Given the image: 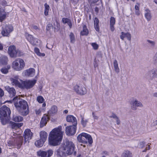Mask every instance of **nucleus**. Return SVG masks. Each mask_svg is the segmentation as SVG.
<instances>
[{
  "mask_svg": "<svg viewBox=\"0 0 157 157\" xmlns=\"http://www.w3.org/2000/svg\"><path fill=\"white\" fill-rule=\"evenodd\" d=\"M8 52L10 56L12 58H15L23 55V52L18 49H16L14 45L10 46L8 49Z\"/></svg>",
  "mask_w": 157,
  "mask_h": 157,
  "instance_id": "nucleus-6",
  "label": "nucleus"
},
{
  "mask_svg": "<svg viewBox=\"0 0 157 157\" xmlns=\"http://www.w3.org/2000/svg\"><path fill=\"white\" fill-rule=\"evenodd\" d=\"M94 22L95 29L98 32L99 31V27L98 25L99 20L96 17L95 18Z\"/></svg>",
  "mask_w": 157,
  "mask_h": 157,
  "instance_id": "nucleus-36",
  "label": "nucleus"
},
{
  "mask_svg": "<svg viewBox=\"0 0 157 157\" xmlns=\"http://www.w3.org/2000/svg\"><path fill=\"white\" fill-rule=\"evenodd\" d=\"M44 142V141L40 139L36 141L35 143V144L36 147H42L43 146Z\"/></svg>",
  "mask_w": 157,
  "mask_h": 157,
  "instance_id": "nucleus-34",
  "label": "nucleus"
},
{
  "mask_svg": "<svg viewBox=\"0 0 157 157\" xmlns=\"http://www.w3.org/2000/svg\"><path fill=\"white\" fill-rule=\"evenodd\" d=\"M26 36L28 40L33 45H36L38 44V39L33 38L32 35L28 34H26Z\"/></svg>",
  "mask_w": 157,
  "mask_h": 157,
  "instance_id": "nucleus-16",
  "label": "nucleus"
},
{
  "mask_svg": "<svg viewBox=\"0 0 157 157\" xmlns=\"http://www.w3.org/2000/svg\"><path fill=\"white\" fill-rule=\"evenodd\" d=\"M150 145H147L146 146L145 149L143 151L145 152V151H146L147 150H149L150 149Z\"/></svg>",
  "mask_w": 157,
  "mask_h": 157,
  "instance_id": "nucleus-53",
  "label": "nucleus"
},
{
  "mask_svg": "<svg viewBox=\"0 0 157 157\" xmlns=\"http://www.w3.org/2000/svg\"><path fill=\"white\" fill-rule=\"evenodd\" d=\"M145 144V143L144 141H140L138 143L137 147L139 148H143L144 147Z\"/></svg>",
  "mask_w": 157,
  "mask_h": 157,
  "instance_id": "nucleus-47",
  "label": "nucleus"
},
{
  "mask_svg": "<svg viewBox=\"0 0 157 157\" xmlns=\"http://www.w3.org/2000/svg\"><path fill=\"white\" fill-rule=\"evenodd\" d=\"M10 80L12 85L20 88H22L23 81L19 79V76L16 75L13 78H10Z\"/></svg>",
  "mask_w": 157,
  "mask_h": 157,
  "instance_id": "nucleus-9",
  "label": "nucleus"
},
{
  "mask_svg": "<svg viewBox=\"0 0 157 157\" xmlns=\"http://www.w3.org/2000/svg\"><path fill=\"white\" fill-rule=\"evenodd\" d=\"M99 0H94V2L95 3L97 2Z\"/></svg>",
  "mask_w": 157,
  "mask_h": 157,
  "instance_id": "nucleus-63",
  "label": "nucleus"
},
{
  "mask_svg": "<svg viewBox=\"0 0 157 157\" xmlns=\"http://www.w3.org/2000/svg\"><path fill=\"white\" fill-rule=\"evenodd\" d=\"M77 129L76 125H73L68 126L65 128V132L68 136L74 135L76 133Z\"/></svg>",
  "mask_w": 157,
  "mask_h": 157,
  "instance_id": "nucleus-12",
  "label": "nucleus"
},
{
  "mask_svg": "<svg viewBox=\"0 0 157 157\" xmlns=\"http://www.w3.org/2000/svg\"><path fill=\"white\" fill-rule=\"evenodd\" d=\"M62 21L64 24H67L69 26L70 28L72 27V24L71 22V20L68 18H63L62 19Z\"/></svg>",
  "mask_w": 157,
  "mask_h": 157,
  "instance_id": "nucleus-31",
  "label": "nucleus"
},
{
  "mask_svg": "<svg viewBox=\"0 0 157 157\" xmlns=\"http://www.w3.org/2000/svg\"><path fill=\"white\" fill-rule=\"evenodd\" d=\"M89 33V31L86 26L84 25L83 27L82 30L81 31L80 34L82 36H86Z\"/></svg>",
  "mask_w": 157,
  "mask_h": 157,
  "instance_id": "nucleus-32",
  "label": "nucleus"
},
{
  "mask_svg": "<svg viewBox=\"0 0 157 157\" xmlns=\"http://www.w3.org/2000/svg\"><path fill=\"white\" fill-rule=\"evenodd\" d=\"M115 18L111 17L110 19V25H114L115 24Z\"/></svg>",
  "mask_w": 157,
  "mask_h": 157,
  "instance_id": "nucleus-48",
  "label": "nucleus"
},
{
  "mask_svg": "<svg viewBox=\"0 0 157 157\" xmlns=\"http://www.w3.org/2000/svg\"><path fill=\"white\" fill-rule=\"evenodd\" d=\"M52 27V25H51V24H48V26H47V30H49V28L50 27Z\"/></svg>",
  "mask_w": 157,
  "mask_h": 157,
  "instance_id": "nucleus-59",
  "label": "nucleus"
},
{
  "mask_svg": "<svg viewBox=\"0 0 157 157\" xmlns=\"http://www.w3.org/2000/svg\"><path fill=\"white\" fill-rule=\"evenodd\" d=\"M64 132L61 125L52 129L48 135V144L56 146L60 144L62 140Z\"/></svg>",
  "mask_w": 157,
  "mask_h": 157,
  "instance_id": "nucleus-1",
  "label": "nucleus"
},
{
  "mask_svg": "<svg viewBox=\"0 0 157 157\" xmlns=\"http://www.w3.org/2000/svg\"><path fill=\"white\" fill-rule=\"evenodd\" d=\"M35 53L39 56H44L45 54L44 53H41L40 52V50L38 48H35L34 49Z\"/></svg>",
  "mask_w": 157,
  "mask_h": 157,
  "instance_id": "nucleus-39",
  "label": "nucleus"
},
{
  "mask_svg": "<svg viewBox=\"0 0 157 157\" xmlns=\"http://www.w3.org/2000/svg\"><path fill=\"white\" fill-rule=\"evenodd\" d=\"M69 37L70 39V42L72 43H74L75 42V37L74 34L71 33L69 35Z\"/></svg>",
  "mask_w": 157,
  "mask_h": 157,
  "instance_id": "nucleus-46",
  "label": "nucleus"
},
{
  "mask_svg": "<svg viewBox=\"0 0 157 157\" xmlns=\"http://www.w3.org/2000/svg\"><path fill=\"white\" fill-rule=\"evenodd\" d=\"M42 109L40 108L35 110L36 113L37 115H40L41 114Z\"/></svg>",
  "mask_w": 157,
  "mask_h": 157,
  "instance_id": "nucleus-49",
  "label": "nucleus"
},
{
  "mask_svg": "<svg viewBox=\"0 0 157 157\" xmlns=\"http://www.w3.org/2000/svg\"><path fill=\"white\" fill-rule=\"evenodd\" d=\"M131 153L128 150L124 151L121 155L122 157H131Z\"/></svg>",
  "mask_w": 157,
  "mask_h": 157,
  "instance_id": "nucleus-35",
  "label": "nucleus"
},
{
  "mask_svg": "<svg viewBox=\"0 0 157 157\" xmlns=\"http://www.w3.org/2000/svg\"><path fill=\"white\" fill-rule=\"evenodd\" d=\"M13 30V27L11 25H3L2 27L1 34L3 36H8Z\"/></svg>",
  "mask_w": 157,
  "mask_h": 157,
  "instance_id": "nucleus-7",
  "label": "nucleus"
},
{
  "mask_svg": "<svg viewBox=\"0 0 157 157\" xmlns=\"http://www.w3.org/2000/svg\"><path fill=\"white\" fill-rule=\"evenodd\" d=\"M120 37L122 40H124V38L126 37L128 40H130L131 39V35L128 33H124L122 32Z\"/></svg>",
  "mask_w": 157,
  "mask_h": 157,
  "instance_id": "nucleus-25",
  "label": "nucleus"
},
{
  "mask_svg": "<svg viewBox=\"0 0 157 157\" xmlns=\"http://www.w3.org/2000/svg\"><path fill=\"white\" fill-rule=\"evenodd\" d=\"M149 74L153 77L157 78V68L153 69L150 71Z\"/></svg>",
  "mask_w": 157,
  "mask_h": 157,
  "instance_id": "nucleus-33",
  "label": "nucleus"
},
{
  "mask_svg": "<svg viewBox=\"0 0 157 157\" xmlns=\"http://www.w3.org/2000/svg\"><path fill=\"white\" fill-rule=\"evenodd\" d=\"M36 82V80H35L23 81L22 88L27 89L31 88L35 84Z\"/></svg>",
  "mask_w": 157,
  "mask_h": 157,
  "instance_id": "nucleus-14",
  "label": "nucleus"
},
{
  "mask_svg": "<svg viewBox=\"0 0 157 157\" xmlns=\"http://www.w3.org/2000/svg\"><path fill=\"white\" fill-rule=\"evenodd\" d=\"M113 64L115 71L117 73H118L119 72V68L117 61L116 60L114 61Z\"/></svg>",
  "mask_w": 157,
  "mask_h": 157,
  "instance_id": "nucleus-38",
  "label": "nucleus"
},
{
  "mask_svg": "<svg viewBox=\"0 0 157 157\" xmlns=\"http://www.w3.org/2000/svg\"><path fill=\"white\" fill-rule=\"evenodd\" d=\"M88 122L87 119H85L84 117H82L81 120V124L83 127H85Z\"/></svg>",
  "mask_w": 157,
  "mask_h": 157,
  "instance_id": "nucleus-42",
  "label": "nucleus"
},
{
  "mask_svg": "<svg viewBox=\"0 0 157 157\" xmlns=\"http://www.w3.org/2000/svg\"><path fill=\"white\" fill-rule=\"evenodd\" d=\"M73 90L77 94L81 95H84L86 93V88L79 84L75 85L73 87Z\"/></svg>",
  "mask_w": 157,
  "mask_h": 157,
  "instance_id": "nucleus-8",
  "label": "nucleus"
},
{
  "mask_svg": "<svg viewBox=\"0 0 157 157\" xmlns=\"http://www.w3.org/2000/svg\"><path fill=\"white\" fill-rule=\"evenodd\" d=\"M25 66V63L24 61L21 58L16 59L12 64V68L17 71L21 70Z\"/></svg>",
  "mask_w": 157,
  "mask_h": 157,
  "instance_id": "nucleus-5",
  "label": "nucleus"
},
{
  "mask_svg": "<svg viewBox=\"0 0 157 157\" xmlns=\"http://www.w3.org/2000/svg\"><path fill=\"white\" fill-rule=\"evenodd\" d=\"M13 135L15 136H16L17 137H19V143L17 144V148L18 149L20 148L22 143L23 137L21 136L20 134L17 135L14 133H13Z\"/></svg>",
  "mask_w": 157,
  "mask_h": 157,
  "instance_id": "nucleus-28",
  "label": "nucleus"
},
{
  "mask_svg": "<svg viewBox=\"0 0 157 157\" xmlns=\"http://www.w3.org/2000/svg\"><path fill=\"white\" fill-rule=\"evenodd\" d=\"M66 120L68 122H71L73 124V125L77 126V121L76 118L72 115H68L66 117Z\"/></svg>",
  "mask_w": 157,
  "mask_h": 157,
  "instance_id": "nucleus-21",
  "label": "nucleus"
},
{
  "mask_svg": "<svg viewBox=\"0 0 157 157\" xmlns=\"http://www.w3.org/2000/svg\"><path fill=\"white\" fill-rule=\"evenodd\" d=\"M145 17L148 21H149L151 19V16L150 11L147 8L145 10Z\"/></svg>",
  "mask_w": 157,
  "mask_h": 157,
  "instance_id": "nucleus-26",
  "label": "nucleus"
},
{
  "mask_svg": "<svg viewBox=\"0 0 157 157\" xmlns=\"http://www.w3.org/2000/svg\"><path fill=\"white\" fill-rule=\"evenodd\" d=\"M24 138L25 143H29V140H31L33 136V133L30 129H26L24 131Z\"/></svg>",
  "mask_w": 157,
  "mask_h": 157,
  "instance_id": "nucleus-15",
  "label": "nucleus"
},
{
  "mask_svg": "<svg viewBox=\"0 0 157 157\" xmlns=\"http://www.w3.org/2000/svg\"><path fill=\"white\" fill-rule=\"evenodd\" d=\"M36 99L38 102L40 103H43L45 100L43 97L41 96H38Z\"/></svg>",
  "mask_w": 157,
  "mask_h": 157,
  "instance_id": "nucleus-44",
  "label": "nucleus"
},
{
  "mask_svg": "<svg viewBox=\"0 0 157 157\" xmlns=\"http://www.w3.org/2000/svg\"><path fill=\"white\" fill-rule=\"evenodd\" d=\"M12 128L15 130L19 129L23 125V123H16L13 122H11Z\"/></svg>",
  "mask_w": 157,
  "mask_h": 157,
  "instance_id": "nucleus-27",
  "label": "nucleus"
},
{
  "mask_svg": "<svg viewBox=\"0 0 157 157\" xmlns=\"http://www.w3.org/2000/svg\"><path fill=\"white\" fill-rule=\"evenodd\" d=\"M93 115L94 117V118L95 119L97 120L98 119V117L96 116L94 114V113H93Z\"/></svg>",
  "mask_w": 157,
  "mask_h": 157,
  "instance_id": "nucleus-57",
  "label": "nucleus"
},
{
  "mask_svg": "<svg viewBox=\"0 0 157 157\" xmlns=\"http://www.w3.org/2000/svg\"><path fill=\"white\" fill-rule=\"evenodd\" d=\"M8 144L9 146L12 145L13 144V142L12 141H9L8 142Z\"/></svg>",
  "mask_w": 157,
  "mask_h": 157,
  "instance_id": "nucleus-56",
  "label": "nucleus"
},
{
  "mask_svg": "<svg viewBox=\"0 0 157 157\" xmlns=\"http://www.w3.org/2000/svg\"><path fill=\"white\" fill-rule=\"evenodd\" d=\"M140 5L139 3H136L135 6L136 14L137 15H139L140 13L139 7Z\"/></svg>",
  "mask_w": 157,
  "mask_h": 157,
  "instance_id": "nucleus-40",
  "label": "nucleus"
},
{
  "mask_svg": "<svg viewBox=\"0 0 157 157\" xmlns=\"http://www.w3.org/2000/svg\"><path fill=\"white\" fill-rule=\"evenodd\" d=\"M130 104L131 109L134 110H136L138 107L141 108L143 107L142 103L136 99H133L130 102Z\"/></svg>",
  "mask_w": 157,
  "mask_h": 157,
  "instance_id": "nucleus-13",
  "label": "nucleus"
},
{
  "mask_svg": "<svg viewBox=\"0 0 157 157\" xmlns=\"http://www.w3.org/2000/svg\"><path fill=\"white\" fill-rule=\"evenodd\" d=\"M154 123L155 124H157V120L154 121Z\"/></svg>",
  "mask_w": 157,
  "mask_h": 157,
  "instance_id": "nucleus-62",
  "label": "nucleus"
},
{
  "mask_svg": "<svg viewBox=\"0 0 157 157\" xmlns=\"http://www.w3.org/2000/svg\"><path fill=\"white\" fill-rule=\"evenodd\" d=\"M3 49V44L0 43V50H2Z\"/></svg>",
  "mask_w": 157,
  "mask_h": 157,
  "instance_id": "nucleus-58",
  "label": "nucleus"
},
{
  "mask_svg": "<svg viewBox=\"0 0 157 157\" xmlns=\"http://www.w3.org/2000/svg\"><path fill=\"white\" fill-rule=\"evenodd\" d=\"M147 41L151 46H154L155 44V42L154 41L147 40Z\"/></svg>",
  "mask_w": 157,
  "mask_h": 157,
  "instance_id": "nucleus-50",
  "label": "nucleus"
},
{
  "mask_svg": "<svg viewBox=\"0 0 157 157\" xmlns=\"http://www.w3.org/2000/svg\"><path fill=\"white\" fill-rule=\"evenodd\" d=\"M45 10L44 13L46 15H48V11L50 8L49 6L48 5L47 3H45L44 4Z\"/></svg>",
  "mask_w": 157,
  "mask_h": 157,
  "instance_id": "nucleus-41",
  "label": "nucleus"
},
{
  "mask_svg": "<svg viewBox=\"0 0 157 157\" xmlns=\"http://www.w3.org/2000/svg\"><path fill=\"white\" fill-rule=\"evenodd\" d=\"M5 89L9 92L10 97H12L15 95L16 91L13 87H10L8 86H6L5 87Z\"/></svg>",
  "mask_w": 157,
  "mask_h": 157,
  "instance_id": "nucleus-20",
  "label": "nucleus"
},
{
  "mask_svg": "<svg viewBox=\"0 0 157 157\" xmlns=\"http://www.w3.org/2000/svg\"><path fill=\"white\" fill-rule=\"evenodd\" d=\"M58 111V108L56 106L52 105L49 110L48 112V115L49 116H53L56 114Z\"/></svg>",
  "mask_w": 157,
  "mask_h": 157,
  "instance_id": "nucleus-19",
  "label": "nucleus"
},
{
  "mask_svg": "<svg viewBox=\"0 0 157 157\" xmlns=\"http://www.w3.org/2000/svg\"><path fill=\"white\" fill-rule=\"evenodd\" d=\"M0 117H10L11 111L9 108L5 106H3L0 110Z\"/></svg>",
  "mask_w": 157,
  "mask_h": 157,
  "instance_id": "nucleus-11",
  "label": "nucleus"
},
{
  "mask_svg": "<svg viewBox=\"0 0 157 157\" xmlns=\"http://www.w3.org/2000/svg\"><path fill=\"white\" fill-rule=\"evenodd\" d=\"M90 44L92 47L93 49L94 50H97L99 48V45L96 43H92Z\"/></svg>",
  "mask_w": 157,
  "mask_h": 157,
  "instance_id": "nucleus-45",
  "label": "nucleus"
},
{
  "mask_svg": "<svg viewBox=\"0 0 157 157\" xmlns=\"http://www.w3.org/2000/svg\"><path fill=\"white\" fill-rule=\"evenodd\" d=\"M110 27L111 31L112 32L115 29L114 25H110Z\"/></svg>",
  "mask_w": 157,
  "mask_h": 157,
  "instance_id": "nucleus-54",
  "label": "nucleus"
},
{
  "mask_svg": "<svg viewBox=\"0 0 157 157\" xmlns=\"http://www.w3.org/2000/svg\"><path fill=\"white\" fill-rule=\"evenodd\" d=\"M49 119V117L48 115H44L42 117L40 122V126L42 128L46 125Z\"/></svg>",
  "mask_w": 157,
  "mask_h": 157,
  "instance_id": "nucleus-18",
  "label": "nucleus"
},
{
  "mask_svg": "<svg viewBox=\"0 0 157 157\" xmlns=\"http://www.w3.org/2000/svg\"><path fill=\"white\" fill-rule=\"evenodd\" d=\"M154 60L156 61H157V52L155 54V56L153 58Z\"/></svg>",
  "mask_w": 157,
  "mask_h": 157,
  "instance_id": "nucleus-55",
  "label": "nucleus"
},
{
  "mask_svg": "<svg viewBox=\"0 0 157 157\" xmlns=\"http://www.w3.org/2000/svg\"><path fill=\"white\" fill-rule=\"evenodd\" d=\"M48 133L45 131H42L40 132V139L45 142L46 141L48 137Z\"/></svg>",
  "mask_w": 157,
  "mask_h": 157,
  "instance_id": "nucleus-22",
  "label": "nucleus"
},
{
  "mask_svg": "<svg viewBox=\"0 0 157 157\" xmlns=\"http://www.w3.org/2000/svg\"><path fill=\"white\" fill-rule=\"evenodd\" d=\"M154 2L156 4H157V0L155 1Z\"/></svg>",
  "mask_w": 157,
  "mask_h": 157,
  "instance_id": "nucleus-64",
  "label": "nucleus"
},
{
  "mask_svg": "<svg viewBox=\"0 0 157 157\" xmlns=\"http://www.w3.org/2000/svg\"><path fill=\"white\" fill-rule=\"evenodd\" d=\"M53 151L51 149L47 151L40 150L37 152V155L40 157H51L53 155Z\"/></svg>",
  "mask_w": 157,
  "mask_h": 157,
  "instance_id": "nucleus-10",
  "label": "nucleus"
},
{
  "mask_svg": "<svg viewBox=\"0 0 157 157\" xmlns=\"http://www.w3.org/2000/svg\"><path fill=\"white\" fill-rule=\"evenodd\" d=\"M10 119V117H0V119L3 125L6 124Z\"/></svg>",
  "mask_w": 157,
  "mask_h": 157,
  "instance_id": "nucleus-37",
  "label": "nucleus"
},
{
  "mask_svg": "<svg viewBox=\"0 0 157 157\" xmlns=\"http://www.w3.org/2000/svg\"><path fill=\"white\" fill-rule=\"evenodd\" d=\"M46 106V104L45 102L42 105V106L43 107H45Z\"/></svg>",
  "mask_w": 157,
  "mask_h": 157,
  "instance_id": "nucleus-60",
  "label": "nucleus"
},
{
  "mask_svg": "<svg viewBox=\"0 0 157 157\" xmlns=\"http://www.w3.org/2000/svg\"><path fill=\"white\" fill-rule=\"evenodd\" d=\"M8 58L6 56H2L0 58V65L1 66L5 65L7 63Z\"/></svg>",
  "mask_w": 157,
  "mask_h": 157,
  "instance_id": "nucleus-29",
  "label": "nucleus"
},
{
  "mask_svg": "<svg viewBox=\"0 0 157 157\" xmlns=\"http://www.w3.org/2000/svg\"><path fill=\"white\" fill-rule=\"evenodd\" d=\"M14 103L15 107L22 115L26 116L28 114L29 106L26 101L23 99H19Z\"/></svg>",
  "mask_w": 157,
  "mask_h": 157,
  "instance_id": "nucleus-2",
  "label": "nucleus"
},
{
  "mask_svg": "<svg viewBox=\"0 0 157 157\" xmlns=\"http://www.w3.org/2000/svg\"><path fill=\"white\" fill-rule=\"evenodd\" d=\"M23 74L25 76L29 77H32L35 74V70L33 68H29L24 71Z\"/></svg>",
  "mask_w": 157,
  "mask_h": 157,
  "instance_id": "nucleus-17",
  "label": "nucleus"
},
{
  "mask_svg": "<svg viewBox=\"0 0 157 157\" xmlns=\"http://www.w3.org/2000/svg\"><path fill=\"white\" fill-rule=\"evenodd\" d=\"M63 146V150L65 151L67 155L72 154L75 148V145L73 142L69 141L64 142Z\"/></svg>",
  "mask_w": 157,
  "mask_h": 157,
  "instance_id": "nucleus-4",
  "label": "nucleus"
},
{
  "mask_svg": "<svg viewBox=\"0 0 157 157\" xmlns=\"http://www.w3.org/2000/svg\"><path fill=\"white\" fill-rule=\"evenodd\" d=\"M77 139L79 142L84 144H87V142L90 144L93 143L91 136L85 133L82 132L77 137Z\"/></svg>",
  "mask_w": 157,
  "mask_h": 157,
  "instance_id": "nucleus-3",
  "label": "nucleus"
},
{
  "mask_svg": "<svg viewBox=\"0 0 157 157\" xmlns=\"http://www.w3.org/2000/svg\"><path fill=\"white\" fill-rule=\"evenodd\" d=\"M4 93L3 90L0 88V97H2L4 95Z\"/></svg>",
  "mask_w": 157,
  "mask_h": 157,
  "instance_id": "nucleus-52",
  "label": "nucleus"
},
{
  "mask_svg": "<svg viewBox=\"0 0 157 157\" xmlns=\"http://www.w3.org/2000/svg\"><path fill=\"white\" fill-rule=\"evenodd\" d=\"M68 111L67 110H65L64 111V113H65L66 114H67L68 113Z\"/></svg>",
  "mask_w": 157,
  "mask_h": 157,
  "instance_id": "nucleus-61",
  "label": "nucleus"
},
{
  "mask_svg": "<svg viewBox=\"0 0 157 157\" xmlns=\"http://www.w3.org/2000/svg\"><path fill=\"white\" fill-rule=\"evenodd\" d=\"M114 118H115L117 124L118 125L119 124H120V121L119 118L116 116L114 117Z\"/></svg>",
  "mask_w": 157,
  "mask_h": 157,
  "instance_id": "nucleus-51",
  "label": "nucleus"
},
{
  "mask_svg": "<svg viewBox=\"0 0 157 157\" xmlns=\"http://www.w3.org/2000/svg\"><path fill=\"white\" fill-rule=\"evenodd\" d=\"M12 120L15 122H19L23 120V118L19 115H13Z\"/></svg>",
  "mask_w": 157,
  "mask_h": 157,
  "instance_id": "nucleus-30",
  "label": "nucleus"
},
{
  "mask_svg": "<svg viewBox=\"0 0 157 157\" xmlns=\"http://www.w3.org/2000/svg\"><path fill=\"white\" fill-rule=\"evenodd\" d=\"M57 155L60 157H63L66 156L67 154L65 152V151L63 150V147L59 148L57 151Z\"/></svg>",
  "mask_w": 157,
  "mask_h": 157,
  "instance_id": "nucleus-24",
  "label": "nucleus"
},
{
  "mask_svg": "<svg viewBox=\"0 0 157 157\" xmlns=\"http://www.w3.org/2000/svg\"><path fill=\"white\" fill-rule=\"evenodd\" d=\"M6 13L3 8H0V22H2L6 18Z\"/></svg>",
  "mask_w": 157,
  "mask_h": 157,
  "instance_id": "nucleus-23",
  "label": "nucleus"
},
{
  "mask_svg": "<svg viewBox=\"0 0 157 157\" xmlns=\"http://www.w3.org/2000/svg\"><path fill=\"white\" fill-rule=\"evenodd\" d=\"M10 68V66H7V68H2L1 70V72L4 74H6L8 73V70Z\"/></svg>",
  "mask_w": 157,
  "mask_h": 157,
  "instance_id": "nucleus-43",
  "label": "nucleus"
}]
</instances>
